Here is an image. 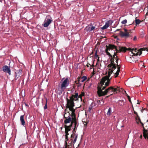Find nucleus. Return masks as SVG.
<instances>
[{"mask_svg":"<svg viewBox=\"0 0 148 148\" xmlns=\"http://www.w3.org/2000/svg\"><path fill=\"white\" fill-rule=\"evenodd\" d=\"M77 128H76L74 127V128L73 129V130L72 131V134H75V132H76V130H77Z\"/></svg>","mask_w":148,"mask_h":148,"instance_id":"a878e982","label":"nucleus"},{"mask_svg":"<svg viewBox=\"0 0 148 148\" xmlns=\"http://www.w3.org/2000/svg\"><path fill=\"white\" fill-rule=\"evenodd\" d=\"M120 35L122 37H127L129 36V32H123L122 31H120L119 33Z\"/></svg>","mask_w":148,"mask_h":148,"instance_id":"4468645a","label":"nucleus"},{"mask_svg":"<svg viewBox=\"0 0 148 148\" xmlns=\"http://www.w3.org/2000/svg\"><path fill=\"white\" fill-rule=\"evenodd\" d=\"M110 96V95H108V96H107L106 97V98H108V97H109V96Z\"/></svg>","mask_w":148,"mask_h":148,"instance_id":"09e8293b","label":"nucleus"},{"mask_svg":"<svg viewBox=\"0 0 148 148\" xmlns=\"http://www.w3.org/2000/svg\"><path fill=\"white\" fill-rule=\"evenodd\" d=\"M127 97L128 98V99L129 101L131 103V99L129 95H127Z\"/></svg>","mask_w":148,"mask_h":148,"instance_id":"f704fd0d","label":"nucleus"},{"mask_svg":"<svg viewBox=\"0 0 148 148\" xmlns=\"http://www.w3.org/2000/svg\"><path fill=\"white\" fill-rule=\"evenodd\" d=\"M44 109L45 110V109H47V101H46V104H45V106L44 107Z\"/></svg>","mask_w":148,"mask_h":148,"instance_id":"72a5a7b5","label":"nucleus"},{"mask_svg":"<svg viewBox=\"0 0 148 148\" xmlns=\"http://www.w3.org/2000/svg\"><path fill=\"white\" fill-rule=\"evenodd\" d=\"M106 75L103 77L100 81V84L97 87V93L99 97L105 96L109 92L108 90L111 88H108L104 91L102 90L105 89L107 86H108L110 84V80L112 77Z\"/></svg>","mask_w":148,"mask_h":148,"instance_id":"f03ea898","label":"nucleus"},{"mask_svg":"<svg viewBox=\"0 0 148 148\" xmlns=\"http://www.w3.org/2000/svg\"><path fill=\"white\" fill-rule=\"evenodd\" d=\"M68 132H69L65 131V139L66 141H67L68 140V136L69 135Z\"/></svg>","mask_w":148,"mask_h":148,"instance_id":"4be33fe9","label":"nucleus"},{"mask_svg":"<svg viewBox=\"0 0 148 148\" xmlns=\"http://www.w3.org/2000/svg\"><path fill=\"white\" fill-rule=\"evenodd\" d=\"M71 123L70 125H69L72 127L73 124L74 123L72 119H71Z\"/></svg>","mask_w":148,"mask_h":148,"instance_id":"2f4dec72","label":"nucleus"},{"mask_svg":"<svg viewBox=\"0 0 148 148\" xmlns=\"http://www.w3.org/2000/svg\"><path fill=\"white\" fill-rule=\"evenodd\" d=\"M90 25H88L86 26L85 30L87 32H91V31L93 30L95 28V26L91 27Z\"/></svg>","mask_w":148,"mask_h":148,"instance_id":"ddd939ff","label":"nucleus"},{"mask_svg":"<svg viewBox=\"0 0 148 148\" xmlns=\"http://www.w3.org/2000/svg\"><path fill=\"white\" fill-rule=\"evenodd\" d=\"M119 29H117L116 31L115 32H116V31H119Z\"/></svg>","mask_w":148,"mask_h":148,"instance_id":"3c124183","label":"nucleus"},{"mask_svg":"<svg viewBox=\"0 0 148 148\" xmlns=\"http://www.w3.org/2000/svg\"><path fill=\"white\" fill-rule=\"evenodd\" d=\"M84 95V92H82L81 94L80 95H79L78 99L79 98H80L81 99V100L82 99V97Z\"/></svg>","mask_w":148,"mask_h":148,"instance_id":"b1692460","label":"nucleus"},{"mask_svg":"<svg viewBox=\"0 0 148 148\" xmlns=\"http://www.w3.org/2000/svg\"><path fill=\"white\" fill-rule=\"evenodd\" d=\"M118 50V51L116 53H117L118 52H119L121 51H123L124 52H125L127 50L130 51L131 50V49L130 48H127L125 47H119V49Z\"/></svg>","mask_w":148,"mask_h":148,"instance_id":"6e6552de","label":"nucleus"},{"mask_svg":"<svg viewBox=\"0 0 148 148\" xmlns=\"http://www.w3.org/2000/svg\"><path fill=\"white\" fill-rule=\"evenodd\" d=\"M98 58V59H97V64L98 63V62H99V57H97Z\"/></svg>","mask_w":148,"mask_h":148,"instance_id":"ea45409f","label":"nucleus"},{"mask_svg":"<svg viewBox=\"0 0 148 148\" xmlns=\"http://www.w3.org/2000/svg\"><path fill=\"white\" fill-rule=\"evenodd\" d=\"M141 22V21L138 19H136L135 20V22L136 25L139 24Z\"/></svg>","mask_w":148,"mask_h":148,"instance_id":"5701e85b","label":"nucleus"},{"mask_svg":"<svg viewBox=\"0 0 148 148\" xmlns=\"http://www.w3.org/2000/svg\"><path fill=\"white\" fill-rule=\"evenodd\" d=\"M117 68H118V70H119V71H120V69L121 68V67L120 66H119V67H117Z\"/></svg>","mask_w":148,"mask_h":148,"instance_id":"37998d69","label":"nucleus"},{"mask_svg":"<svg viewBox=\"0 0 148 148\" xmlns=\"http://www.w3.org/2000/svg\"><path fill=\"white\" fill-rule=\"evenodd\" d=\"M92 109V107H90L89 108V111H90Z\"/></svg>","mask_w":148,"mask_h":148,"instance_id":"a19ab883","label":"nucleus"},{"mask_svg":"<svg viewBox=\"0 0 148 148\" xmlns=\"http://www.w3.org/2000/svg\"><path fill=\"white\" fill-rule=\"evenodd\" d=\"M79 94L78 92L75 91L74 94L71 95L70 97V99L66 98L67 103L66 106H71L72 107L75 106L74 101H77L78 100Z\"/></svg>","mask_w":148,"mask_h":148,"instance_id":"7ed1b4c3","label":"nucleus"},{"mask_svg":"<svg viewBox=\"0 0 148 148\" xmlns=\"http://www.w3.org/2000/svg\"><path fill=\"white\" fill-rule=\"evenodd\" d=\"M71 127L69 125L68 126L66 125H64L65 131L69 132L71 130Z\"/></svg>","mask_w":148,"mask_h":148,"instance_id":"6ab92c4d","label":"nucleus"},{"mask_svg":"<svg viewBox=\"0 0 148 148\" xmlns=\"http://www.w3.org/2000/svg\"><path fill=\"white\" fill-rule=\"evenodd\" d=\"M97 51L96 50L95 54V58H97L99 57L97 55Z\"/></svg>","mask_w":148,"mask_h":148,"instance_id":"c85d7f7f","label":"nucleus"},{"mask_svg":"<svg viewBox=\"0 0 148 148\" xmlns=\"http://www.w3.org/2000/svg\"><path fill=\"white\" fill-rule=\"evenodd\" d=\"M136 119H137V117H136Z\"/></svg>","mask_w":148,"mask_h":148,"instance_id":"6e6d98bb","label":"nucleus"},{"mask_svg":"<svg viewBox=\"0 0 148 148\" xmlns=\"http://www.w3.org/2000/svg\"><path fill=\"white\" fill-rule=\"evenodd\" d=\"M75 88L74 86L73 87V88L71 90V93H73L74 91L75 90Z\"/></svg>","mask_w":148,"mask_h":148,"instance_id":"473e14b6","label":"nucleus"},{"mask_svg":"<svg viewBox=\"0 0 148 148\" xmlns=\"http://www.w3.org/2000/svg\"><path fill=\"white\" fill-rule=\"evenodd\" d=\"M102 101L101 100V101H100V100H98L97 101V103L99 104H101V101Z\"/></svg>","mask_w":148,"mask_h":148,"instance_id":"e433bc0d","label":"nucleus"},{"mask_svg":"<svg viewBox=\"0 0 148 148\" xmlns=\"http://www.w3.org/2000/svg\"><path fill=\"white\" fill-rule=\"evenodd\" d=\"M137 39V37L136 36H135L133 38V40L134 41H135Z\"/></svg>","mask_w":148,"mask_h":148,"instance_id":"58836bf2","label":"nucleus"},{"mask_svg":"<svg viewBox=\"0 0 148 148\" xmlns=\"http://www.w3.org/2000/svg\"><path fill=\"white\" fill-rule=\"evenodd\" d=\"M51 18L50 16H47L43 26L44 27H47L51 23L52 21Z\"/></svg>","mask_w":148,"mask_h":148,"instance_id":"39448f33","label":"nucleus"},{"mask_svg":"<svg viewBox=\"0 0 148 148\" xmlns=\"http://www.w3.org/2000/svg\"><path fill=\"white\" fill-rule=\"evenodd\" d=\"M119 60V59L117 58L116 59V62L117 63H118V61Z\"/></svg>","mask_w":148,"mask_h":148,"instance_id":"c03bdc74","label":"nucleus"},{"mask_svg":"<svg viewBox=\"0 0 148 148\" xmlns=\"http://www.w3.org/2000/svg\"><path fill=\"white\" fill-rule=\"evenodd\" d=\"M113 22V21L112 20H109L107 21L106 22L105 25L101 28V29L104 30L106 29L110 25L112 24Z\"/></svg>","mask_w":148,"mask_h":148,"instance_id":"1a4fd4ad","label":"nucleus"},{"mask_svg":"<svg viewBox=\"0 0 148 148\" xmlns=\"http://www.w3.org/2000/svg\"><path fill=\"white\" fill-rule=\"evenodd\" d=\"M67 141H65V146L64 148H67V143L66 142Z\"/></svg>","mask_w":148,"mask_h":148,"instance_id":"c9c22d12","label":"nucleus"},{"mask_svg":"<svg viewBox=\"0 0 148 148\" xmlns=\"http://www.w3.org/2000/svg\"><path fill=\"white\" fill-rule=\"evenodd\" d=\"M22 71L21 70H19L18 73H15L16 75L15 77V79L16 80L18 78L20 75H21Z\"/></svg>","mask_w":148,"mask_h":148,"instance_id":"dca6fc26","label":"nucleus"},{"mask_svg":"<svg viewBox=\"0 0 148 148\" xmlns=\"http://www.w3.org/2000/svg\"><path fill=\"white\" fill-rule=\"evenodd\" d=\"M142 135H141L140 136V138H142Z\"/></svg>","mask_w":148,"mask_h":148,"instance_id":"864d4df0","label":"nucleus"},{"mask_svg":"<svg viewBox=\"0 0 148 148\" xmlns=\"http://www.w3.org/2000/svg\"><path fill=\"white\" fill-rule=\"evenodd\" d=\"M20 121L21 122V124L23 126H24L25 125V121L24 120V115H21L20 117Z\"/></svg>","mask_w":148,"mask_h":148,"instance_id":"f3484780","label":"nucleus"},{"mask_svg":"<svg viewBox=\"0 0 148 148\" xmlns=\"http://www.w3.org/2000/svg\"><path fill=\"white\" fill-rule=\"evenodd\" d=\"M108 88H111L110 90H108L109 92H113L114 94L118 92L121 91V90L122 89H120L119 87L118 86L116 88H114L112 86H110Z\"/></svg>","mask_w":148,"mask_h":148,"instance_id":"0eeeda50","label":"nucleus"},{"mask_svg":"<svg viewBox=\"0 0 148 148\" xmlns=\"http://www.w3.org/2000/svg\"><path fill=\"white\" fill-rule=\"evenodd\" d=\"M124 92H125V93L126 94V95L127 97V95H128L126 93V91H125Z\"/></svg>","mask_w":148,"mask_h":148,"instance_id":"49530a36","label":"nucleus"},{"mask_svg":"<svg viewBox=\"0 0 148 148\" xmlns=\"http://www.w3.org/2000/svg\"><path fill=\"white\" fill-rule=\"evenodd\" d=\"M106 49H105V52L106 53L107 55L110 56L111 58L110 59L111 63L110 64H109L108 67L109 68L108 71V74L107 76H110L111 74L113 72L114 70L116 68V64L114 63V58H116L117 57L116 56V53L115 52L114 53V54L112 56L110 54V53L108 52V51L110 50H112L113 49H115V51H118L117 48L116 47L113 45L111 44H109L108 45H106Z\"/></svg>","mask_w":148,"mask_h":148,"instance_id":"f257e3e1","label":"nucleus"},{"mask_svg":"<svg viewBox=\"0 0 148 148\" xmlns=\"http://www.w3.org/2000/svg\"><path fill=\"white\" fill-rule=\"evenodd\" d=\"M117 67H119V65H118V64H117Z\"/></svg>","mask_w":148,"mask_h":148,"instance_id":"8fccbe9b","label":"nucleus"},{"mask_svg":"<svg viewBox=\"0 0 148 148\" xmlns=\"http://www.w3.org/2000/svg\"><path fill=\"white\" fill-rule=\"evenodd\" d=\"M146 50L148 51V49L147 48H141L140 49H138L139 52V56L141 55V54L142 53V51H145Z\"/></svg>","mask_w":148,"mask_h":148,"instance_id":"a211bd4d","label":"nucleus"},{"mask_svg":"<svg viewBox=\"0 0 148 148\" xmlns=\"http://www.w3.org/2000/svg\"><path fill=\"white\" fill-rule=\"evenodd\" d=\"M72 107L71 106H66V108H69V110L71 111L72 112L71 114V115L70 113H69V116L71 117L72 118H76V115L75 114V109L73 107Z\"/></svg>","mask_w":148,"mask_h":148,"instance_id":"423d86ee","label":"nucleus"},{"mask_svg":"<svg viewBox=\"0 0 148 148\" xmlns=\"http://www.w3.org/2000/svg\"><path fill=\"white\" fill-rule=\"evenodd\" d=\"M66 114V113H65L64 115V117L65 119L64 121V123L65 124H66L71 122L72 118L70 116H69L68 117H65V115Z\"/></svg>","mask_w":148,"mask_h":148,"instance_id":"9b49d317","label":"nucleus"},{"mask_svg":"<svg viewBox=\"0 0 148 148\" xmlns=\"http://www.w3.org/2000/svg\"><path fill=\"white\" fill-rule=\"evenodd\" d=\"M87 78L86 76L82 77L80 78H79L78 80V81L81 82H84L87 79Z\"/></svg>","mask_w":148,"mask_h":148,"instance_id":"aec40b11","label":"nucleus"},{"mask_svg":"<svg viewBox=\"0 0 148 148\" xmlns=\"http://www.w3.org/2000/svg\"><path fill=\"white\" fill-rule=\"evenodd\" d=\"M127 20L126 19H125V20H123L121 22V23L123 24H126V23H127Z\"/></svg>","mask_w":148,"mask_h":148,"instance_id":"bb28decb","label":"nucleus"},{"mask_svg":"<svg viewBox=\"0 0 148 148\" xmlns=\"http://www.w3.org/2000/svg\"><path fill=\"white\" fill-rule=\"evenodd\" d=\"M25 106H28V105L26 103H25Z\"/></svg>","mask_w":148,"mask_h":148,"instance_id":"de8ad7c7","label":"nucleus"},{"mask_svg":"<svg viewBox=\"0 0 148 148\" xmlns=\"http://www.w3.org/2000/svg\"><path fill=\"white\" fill-rule=\"evenodd\" d=\"M130 51L133 54L134 56L139 55V54H140L139 52L138 49V50L136 48L135 49H131V50Z\"/></svg>","mask_w":148,"mask_h":148,"instance_id":"f8f14e48","label":"nucleus"},{"mask_svg":"<svg viewBox=\"0 0 148 148\" xmlns=\"http://www.w3.org/2000/svg\"><path fill=\"white\" fill-rule=\"evenodd\" d=\"M61 81L62 82H60L61 83V88L62 90H64L69 85V78L68 77H66V78H63Z\"/></svg>","mask_w":148,"mask_h":148,"instance_id":"20e7f679","label":"nucleus"},{"mask_svg":"<svg viewBox=\"0 0 148 148\" xmlns=\"http://www.w3.org/2000/svg\"><path fill=\"white\" fill-rule=\"evenodd\" d=\"M77 136H78V134H72L71 135V140H73V139L74 138H75L74 140H73V143H75V142L77 140Z\"/></svg>","mask_w":148,"mask_h":148,"instance_id":"2eb2a0df","label":"nucleus"},{"mask_svg":"<svg viewBox=\"0 0 148 148\" xmlns=\"http://www.w3.org/2000/svg\"><path fill=\"white\" fill-rule=\"evenodd\" d=\"M112 113V108L111 107H110L108 110V111L107 113V115L108 116H110L111 114Z\"/></svg>","mask_w":148,"mask_h":148,"instance_id":"412c9836","label":"nucleus"},{"mask_svg":"<svg viewBox=\"0 0 148 148\" xmlns=\"http://www.w3.org/2000/svg\"><path fill=\"white\" fill-rule=\"evenodd\" d=\"M147 8H148V5L147 6Z\"/></svg>","mask_w":148,"mask_h":148,"instance_id":"5fc2aeb1","label":"nucleus"},{"mask_svg":"<svg viewBox=\"0 0 148 148\" xmlns=\"http://www.w3.org/2000/svg\"><path fill=\"white\" fill-rule=\"evenodd\" d=\"M92 73H93V75H94V74L95 73L94 72V69H93V71Z\"/></svg>","mask_w":148,"mask_h":148,"instance_id":"a18cd8bd","label":"nucleus"},{"mask_svg":"<svg viewBox=\"0 0 148 148\" xmlns=\"http://www.w3.org/2000/svg\"><path fill=\"white\" fill-rule=\"evenodd\" d=\"M86 66H87V67H89V65H88V64H87V65H86Z\"/></svg>","mask_w":148,"mask_h":148,"instance_id":"603ef678","label":"nucleus"},{"mask_svg":"<svg viewBox=\"0 0 148 148\" xmlns=\"http://www.w3.org/2000/svg\"><path fill=\"white\" fill-rule=\"evenodd\" d=\"M3 71L5 73H8L9 75L11 74V70L10 68L8 66L5 65L3 67Z\"/></svg>","mask_w":148,"mask_h":148,"instance_id":"9d476101","label":"nucleus"},{"mask_svg":"<svg viewBox=\"0 0 148 148\" xmlns=\"http://www.w3.org/2000/svg\"><path fill=\"white\" fill-rule=\"evenodd\" d=\"M89 65L91 67H93L94 66V64H93L91 65L90 64H89Z\"/></svg>","mask_w":148,"mask_h":148,"instance_id":"79ce46f5","label":"nucleus"},{"mask_svg":"<svg viewBox=\"0 0 148 148\" xmlns=\"http://www.w3.org/2000/svg\"><path fill=\"white\" fill-rule=\"evenodd\" d=\"M78 123H74V127L77 128V127L78 126Z\"/></svg>","mask_w":148,"mask_h":148,"instance_id":"7c9ffc66","label":"nucleus"},{"mask_svg":"<svg viewBox=\"0 0 148 148\" xmlns=\"http://www.w3.org/2000/svg\"><path fill=\"white\" fill-rule=\"evenodd\" d=\"M120 71H119V70H117V71L115 73V75H116L115 76V77H116L118 76V75H119V72H120Z\"/></svg>","mask_w":148,"mask_h":148,"instance_id":"393cba45","label":"nucleus"},{"mask_svg":"<svg viewBox=\"0 0 148 148\" xmlns=\"http://www.w3.org/2000/svg\"><path fill=\"white\" fill-rule=\"evenodd\" d=\"M134 113L137 115V117L138 118V121H139V119H140V117L138 114L137 112L134 111Z\"/></svg>","mask_w":148,"mask_h":148,"instance_id":"c756f323","label":"nucleus"},{"mask_svg":"<svg viewBox=\"0 0 148 148\" xmlns=\"http://www.w3.org/2000/svg\"><path fill=\"white\" fill-rule=\"evenodd\" d=\"M124 31L125 32H128V30L127 29H125V28H124Z\"/></svg>","mask_w":148,"mask_h":148,"instance_id":"4c0bfd02","label":"nucleus"},{"mask_svg":"<svg viewBox=\"0 0 148 148\" xmlns=\"http://www.w3.org/2000/svg\"><path fill=\"white\" fill-rule=\"evenodd\" d=\"M72 119L73 121V122L74 123H77L76 118H73Z\"/></svg>","mask_w":148,"mask_h":148,"instance_id":"cd10ccee","label":"nucleus"}]
</instances>
